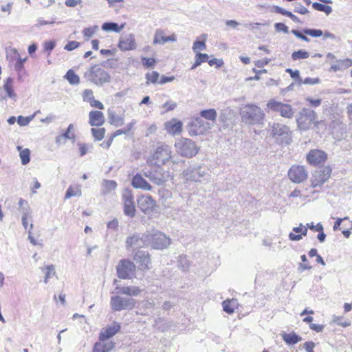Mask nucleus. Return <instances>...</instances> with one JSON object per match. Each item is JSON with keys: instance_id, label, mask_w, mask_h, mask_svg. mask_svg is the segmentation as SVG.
<instances>
[{"instance_id": "obj_45", "label": "nucleus", "mask_w": 352, "mask_h": 352, "mask_svg": "<svg viewBox=\"0 0 352 352\" xmlns=\"http://www.w3.org/2000/svg\"><path fill=\"white\" fill-rule=\"evenodd\" d=\"M159 77V73L155 71H153L151 73H147L146 74V84L148 85L149 83H156L158 81Z\"/></svg>"}, {"instance_id": "obj_53", "label": "nucleus", "mask_w": 352, "mask_h": 352, "mask_svg": "<svg viewBox=\"0 0 352 352\" xmlns=\"http://www.w3.org/2000/svg\"><path fill=\"white\" fill-rule=\"evenodd\" d=\"M320 82V79L318 78H306L305 80L302 79V81H299V84H306V85H316Z\"/></svg>"}, {"instance_id": "obj_37", "label": "nucleus", "mask_w": 352, "mask_h": 352, "mask_svg": "<svg viewBox=\"0 0 352 352\" xmlns=\"http://www.w3.org/2000/svg\"><path fill=\"white\" fill-rule=\"evenodd\" d=\"M16 149L19 151V157L23 165H26L30 160V151L28 148L22 149L21 146H17Z\"/></svg>"}, {"instance_id": "obj_51", "label": "nucleus", "mask_w": 352, "mask_h": 352, "mask_svg": "<svg viewBox=\"0 0 352 352\" xmlns=\"http://www.w3.org/2000/svg\"><path fill=\"white\" fill-rule=\"evenodd\" d=\"M294 12L296 13H299L301 14H306L309 12L308 10L303 6L302 4L299 3H296L294 4Z\"/></svg>"}, {"instance_id": "obj_54", "label": "nucleus", "mask_w": 352, "mask_h": 352, "mask_svg": "<svg viewBox=\"0 0 352 352\" xmlns=\"http://www.w3.org/2000/svg\"><path fill=\"white\" fill-rule=\"evenodd\" d=\"M209 56L207 54H202L200 52L196 53L195 59L200 63L208 61Z\"/></svg>"}, {"instance_id": "obj_38", "label": "nucleus", "mask_w": 352, "mask_h": 352, "mask_svg": "<svg viewBox=\"0 0 352 352\" xmlns=\"http://www.w3.org/2000/svg\"><path fill=\"white\" fill-rule=\"evenodd\" d=\"M65 78L72 85H77L80 83L79 76L72 69L67 71L65 75Z\"/></svg>"}, {"instance_id": "obj_22", "label": "nucleus", "mask_w": 352, "mask_h": 352, "mask_svg": "<svg viewBox=\"0 0 352 352\" xmlns=\"http://www.w3.org/2000/svg\"><path fill=\"white\" fill-rule=\"evenodd\" d=\"M119 48L121 50H132L136 48L135 37L132 34L122 36L119 42Z\"/></svg>"}, {"instance_id": "obj_25", "label": "nucleus", "mask_w": 352, "mask_h": 352, "mask_svg": "<svg viewBox=\"0 0 352 352\" xmlns=\"http://www.w3.org/2000/svg\"><path fill=\"white\" fill-rule=\"evenodd\" d=\"M117 294H124L129 296H138L142 292V289L137 286L130 285L126 287H120L117 285L116 287Z\"/></svg>"}, {"instance_id": "obj_1", "label": "nucleus", "mask_w": 352, "mask_h": 352, "mask_svg": "<svg viewBox=\"0 0 352 352\" xmlns=\"http://www.w3.org/2000/svg\"><path fill=\"white\" fill-rule=\"evenodd\" d=\"M172 150L170 146L164 143H158L151 152L146 162L149 166H161L171 162L173 165L184 164L183 160H173Z\"/></svg>"}, {"instance_id": "obj_33", "label": "nucleus", "mask_w": 352, "mask_h": 352, "mask_svg": "<svg viewBox=\"0 0 352 352\" xmlns=\"http://www.w3.org/2000/svg\"><path fill=\"white\" fill-rule=\"evenodd\" d=\"M199 114H200V118H201L202 119L204 118V119L208 120V122L211 121V122H214L216 120L217 117V113L215 109H214L202 110L200 111Z\"/></svg>"}, {"instance_id": "obj_36", "label": "nucleus", "mask_w": 352, "mask_h": 352, "mask_svg": "<svg viewBox=\"0 0 352 352\" xmlns=\"http://www.w3.org/2000/svg\"><path fill=\"white\" fill-rule=\"evenodd\" d=\"M102 186V194L107 195L116 188L117 183L113 180H104Z\"/></svg>"}, {"instance_id": "obj_32", "label": "nucleus", "mask_w": 352, "mask_h": 352, "mask_svg": "<svg viewBox=\"0 0 352 352\" xmlns=\"http://www.w3.org/2000/svg\"><path fill=\"white\" fill-rule=\"evenodd\" d=\"M82 195L81 186L80 185L71 186L68 188L65 195V199L72 197H80Z\"/></svg>"}, {"instance_id": "obj_55", "label": "nucleus", "mask_w": 352, "mask_h": 352, "mask_svg": "<svg viewBox=\"0 0 352 352\" xmlns=\"http://www.w3.org/2000/svg\"><path fill=\"white\" fill-rule=\"evenodd\" d=\"M82 98L84 101L90 102V101L94 98L93 91L91 89H85L82 93Z\"/></svg>"}, {"instance_id": "obj_8", "label": "nucleus", "mask_w": 352, "mask_h": 352, "mask_svg": "<svg viewBox=\"0 0 352 352\" xmlns=\"http://www.w3.org/2000/svg\"><path fill=\"white\" fill-rule=\"evenodd\" d=\"M316 118L317 115L314 111L303 109L296 120L298 126L300 130L306 131L316 122Z\"/></svg>"}, {"instance_id": "obj_39", "label": "nucleus", "mask_w": 352, "mask_h": 352, "mask_svg": "<svg viewBox=\"0 0 352 352\" xmlns=\"http://www.w3.org/2000/svg\"><path fill=\"white\" fill-rule=\"evenodd\" d=\"M123 27V25L119 27L116 23L107 22L102 24V30L107 32L113 31L115 32H120L122 30Z\"/></svg>"}, {"instance_id": "obj_61", "label": "nucleus", "mask_w": 352, "mask_h": 352, "mask_svg": "<svg viewBox=\"0 0 352 352\" xmlns=\"http://www.w3.org/2000/svg\"><path fill=\"white\" fill-rule=\"evenodd\" d=\"M286 72L289 73L292 78H296L299 81H302V78L300 77V72L298 70L293 71L292 69H287Z\"/></svg>"}, {"instance_id": "obj_3", "label": "nucleus", "mask_w": 352, "mask_h": 352, "mask_svg": "<svg viewBox=\"0 0 352 352\" xmlns=\"http://www.w3.org/2000/svg\"><path fill=\"white\" fill-rule=\"evenodd\" d=\"M176 152L182 157L190 158L195 156L199 151V147L196 143L188 138H180L175 143Z\"/></svg>"}, {"instance_id": "obj_11", "label": "nucleus", "mask_w": 352, "mask_h": 352, "mask_svg": "<svg viewBox=\"0 0 352 352\" xmlns=\"http://www.w3.org/2000/svg\"><path fill=\"white\" fill-rule=\"evenodd\" d=\"M207 175L205 168L201 166H190L182 173V177L186 181L200 182L201 179Z\"/></svg>"}, {"instance_id": "obj_34", "label": "nucleus", "mask_w": 352, "mask_h": 352, "mask_svg": "<svg viewBox=\"0 0 352 352\" xmlns=\"http://www.w3.org/2000/svg\"><path fill=\"white\" fill-rule=\"evenodd\" d=\"M237 305V301L235 299H227L222 303L223 311L228 314L234 313Z\"/></svg>"}, {"instance_id": "obj_63", "label": "nucleus", "mask_w": 352, "mask_h": 352, "mask_svg": "<svg viewBox=\"0 0 352 352\" xmlns=\"http://www.w3.org/2000/svg\"><path fill=\"white\" fill-rule=\"evenodd\" d=\"M291 32L294 35H295L296 37H298V38H300L304 41L309 42L310 41L309 38H307L305 35L302 34L301 32H300L299 31H298L296 30H292L291 31Z\"/></svg>"}, {"instance_id": "obj_7", "label": "nucleus", "mask_w": 352, "mask_h": 352, "mask_svg": "<svg viewBox=\"0 0 352 352\" xmlns=\"http://www.w3.org/2000/svg\"><path fill=\"white\" fill-rule=\"evenodd\" d=\"M136 300L133 298L121 297L116 295L111 297L110 305L115 311L131 310L135 307Z\"/></svg>"}, {"instance_id": "obj_18", "label": "nucleus", "mask_w": 352, "mask_h": 352, "mask_svg": "<svg viewBox=\"0 0 352 352\" xmlns=\"http://www.w3.org/2000/svg\"><path fill=\"white\" fill-rule=\"evenodd\" d=\"M140 210L145 214H151L156 206V201L151 195H146L140 197L138 200Z\"/></svg>"}, {"instance_id": "obj_9", "label": "nucleus", "mask_w": 352, "mask_h": 352, "mask_svg": "<svg viewBox=\"0 0 352 352\" xmlns=\"http://www.w3.org/2000/svg\"><path fill=\"white\" fill-rule=\"evenodd\" d=\"M136 267L127 259L120 261L116 267L118 276L122 279H131L135 276Z\"/></svg>"}, {"instance_id": "obj_46", "label": "nucleus", "mask_w": 352, "mask_h": 352, "mask_svg": "<svg viewBox=\"0 0 352 352\" xmlns=\"http://www.w3.org/2000/svg\"><path fill=\"white\" fill-rule=\"evenodd\" d=\"M91 133L93 136L94 137L96 140H101L105 134V129L104 128H100V129H91Z\"/></svg>"}, {"instance_id": "obj_50", "label": "nucleus", "mask_w": 352, "mask_h": 352, "mask_svg": "<svg viewBox=\"0 0 352 352\" xmlns=\"http://www.w3.org/2000/svg\"><path fill=\"white\" fill-rule=\"evenodd\" d=\"M30 208L29 206L27 207V208H23L22 210V224L25 229L28 227V218L30 215Z\"/></svg>"}, {"instance_id": "obj_27", "label": "nucleus", "mask_w": 352, "mask_h": 352, "mask_svg": "<svg viewBox=\"0 0 352 352\" xmlns=\"http://www.w3.org/2000/svg\"><path fill=\"white\" fill-rule=\"evenodd\" d=\"M114 346L115 343L113 341L100 339V342L95 344L93 352H109Z\"/></svg>"}, {"instance_id": "obj_56", "label": "nucleus", "mask_w": 352, "mask_h": 352, "mask_svg": "<svg viewBox=\"0 0 352 352\" xmlns=\"http://www.w3.org/2000/svg\"><path fill=\"white\" fill-rule=\"evenodd\" d=\"M119 227V221L117 219H113L112 221L108 222L107 228L108 229L112 230L113 231H118Z\"/></svg>"}, {"instance_id": "obj_20", "label": "nucleus", "mask_w": 352, "mask_h": 352, "mask_svg": "<svg viewBox=\"0 0 352 352\" xmlns=\"http://www.w3.org/2000/svg\"><path fill=\"white\" fill-rule=\"evenodd\" d=\"M164 128L169 134L179 135L183 130V123L176 118H172L164 124Z\"/></svg>"}, {"instance_id": "obj_16", "label": "nucleus", "mask_w": 352, "mask_h": 352, "mask_svg": "<svg viewBox=\"0 0 352 352\" xmlns=\"http://www.w3.org/2000/svg\"><path fill=\"white\" fill-rule=\"evenodd\" d=\"M144 175L151 182L158 186L163 185L170 177L169 172L162 168H159L154 171H148L144 173Z\"/></svg>"}, {"instance_id": "obj_43", "label": "nucleus", "mask_w": 352, "mask_h": 352, "mask_svg": "<svg viewBox=\"0 0 352 352\" xmlns=\"http://www.w3.org/2000/svg\"><path fill=\"white\" fill-rule=\"evenodd\" d=\"M201 36L204 38L203 41H197L193 43L192 50L196 53H197L198 51L205 50L206 48V45L205 43L206 35L203 34Z\"/></svg>"}, {"instance_id": "obj_60", "label": "nucleus", "mask_w": 352, "mask_h": 352, "mask_svg": "<svg viewBox=\"0 0 352 352\" xmlns=\"http://www.w3.org/2000/svg\"><path fill=\"white\" fill-rule=\"evenodd\" d=\"M80 45V43L77 41H69L65 46V50L67 51H72L73 50L76 49Z\"/></svg>"}, {"instance_id": "obj_59", "label": "nucleus", "mask_w": 352, "mask_h": 352, "mask_svg": "<svg viewBox=\"0 0 352 352\" xmlns=\"http://www.w3.org/2000/svg\"><path fill=\"white\" fill-rule=\"evenodd\" d=\"M307 226L311 230L314 231H322L323 230V226L321 223H318L316 225H314L313 222L307 223Z\"/></svg>"}, {"instance_id": "obj_52", "label": "nucleus", "mask_w": 352, "mask_h": 352, "mask_svg": "<svg viewBox=\"0 0 352 352\" xmlns=\"http://www.w3.org/2000/svg\"><path fill=\"white\" fill-rule=\"evenodd\" d=\"M34 118V115L30 117L20 116L17 118V122L20 126H27Z\"/></svg>"}, {"instance_id": "obj_64", "label": "nucleus", "mask_w": 352, "mask_h": 352, "mask_svg": "<svg viewBox=\"0 0 352 352\" xmlns=\"http://www.w3.org/2000/svg\"><path fill=\"white\" fill-rule=\"evenodd\" d=\"M315 346L314 342L311 341L306 342L304 343V348L307 352H314V348Z\"/></svg>"}, {"instance_id": "obj_2", "label": "nucleus", "mask_w": 352, "mask_h": 352, "mask_svg": "<svg viewBox=\"0 0 352 352\" xmlns=\"http://www.w3.org/2000/svg\"><path fill=\"white\" fill-rule=\"evenodd\" d=\"M240 116L243 122L248 125L262 124L265 114L257 105L248 104L240 109Z\"/></svg>"}, {"instance_id": "obj_15", "label": "nucleus", "mask_w": 352, "mask_h": 352, "mask_svg": "<svg viewBox=\"0 0 352 352\" xmlns=\"http://www.w3.org/2000/svg\"><path fill=\"white\" fill-rule=\"evenodd\" d=\"M308 173L303 166L294 165L288 171L289 179L296 184H300L307 178Z\"/></svg>"}, {"instance_id": "obj_44", "label": "nucleus", "mask_w": 352, "mask_h": 352, "mask_svg": "<svg viewBox=\"0 0 352 352\" xmlns=\"http://www.w3.org/2000/svg\"><path fill=\"white\" fill-rule=\"evenodd\" d=\"M74 129V124H70L68 126V128H67V131H65V133L62 135L65 140L68 139V140H72L73 142L75 141L76 135L73 132Z\"/></svg>"}, {"instance_id": "obj_24", "label": "nucleus", "mask_w": 352, "mask_h": 352, "mask_svg": "<svg viewBox=\"0 0 352 352\" xmlns=\"http://www.w3.org/2000/svg\"><path fill=\"white\" fill-rule=\"evenodd\" d=\"M177 41V37L175 34L170 36H166L164 35V31L158 29L155 31L153 44H161L163 45L166 42H175Z\"/></svg>"}, {"instance_id": "obj_58", "label": "nucleus", "mask_w": 352, "mask_h": 352, "mask_svg": "<svg viewBox=\"0 0 352 352\" xmlns=\"http://www.w3.org/2000/svg\"><path fill=\"white\" fill-rule=\"evenodd\" d=\"M155 60L154 58H145V57L142 58V64H143V65H144L147 67H150V68L153 67L155 65Z\"/></svg>"}, {"instance_id": "obj_4", "label": "nucleus", "mask_w": 352, "mask_h": 352, "mask_svg": "<svg viewBox=\"0 0 352 352\" xmlns=\"http://www.w3.org/2000/svg\"><path fill=\"white\" fill-rule=\"evenodd\" d=\"M148 236L149 246L153 249L164 250L168 248L171 243L170 239L168 236L155 229L148 230Z\"/></svg>"}, {"instance_id": "obj_57", "label": "nucleus", "mask_w": 352, "mask_h": 352, "mask_svg": "<svg viewBox=\"0 0 352 352\" xmlns=\"http://www.w3.org/2000/svg\"><path fill=\"white\" fill-rule=\"evenodd\" d=\"M275 29L277 32H283L285 34L289 32V28L284 23H276L274 25Z\"/></svg>"}, {"instance_id": "obj_62", "label": "nucleus", "mask_w": 352, "mask_h": 352, "mask_svg": "<svg viewBox=\"0 0 352 352\" xmlns=\"http://www.w3.org/2000/svg\"><path fill=\"white\" fill-rule=\"evenodd\" d=\"M210 66L216 65L217 67H220L223 65V61L222 59L213 58L208 61Z\"/></svg>"}, {"instance_id": "obj_42", "label": "nucleus", "mask_w": 352, "mask_h": 352, "mask_svg": "<svg viewBox=\"0 0 352 352\" xmlns=\"http://www.w3.org/2000/svg\"><path fill=\"white\" fill-rule=\"evenodd\" d=\"M292 58L293 60H298L301 59H307L309 57V53L307 51L299 50L295 51L292 54Z\"/></svg>"}, {"instance_id": "obj_40", "label": "nucleus", "mask_w": 352, "mask_h": 352, "mask_svg": "<svg viewBox=\"0 0 352 352\" xmlns=\"http://www.w3.org/2000/svg\"><path fill=\"white\" fill-rule=\"evenodd\" d=\"M312 7L316 10L324 12L327 15H329L332 12V8L331 6L318 2L313 3Z\"/></svg>"}, {"instance_id": "obj_41", "label": "nucleus", "mask_w": 352, "mask_h": 352, "mask_svg": "<svg viewBox=\"0 0 352 352\" xmlns=\"http://www.w3.org/2000/svg\"><path fill=\"white\" fill-rule=\"evenodd\" d=\"M308 228H309L307 226V225L303 226V227H301V231H300V234H294L293 232H291L289 234V239L291 241H294L301 240L302 238V236H306L307 234Z\"/></svg>"}, {"instance_id": "obj_26", "label": "nucleus", "mask_w": 352, "mask_h": 352, "mask_svg": "<svg viewBox=\"0 0 352 352\" xmlns=\"http://www.w3.org/2000/svg\"><path fill=\"white\" fill-rule=\"evenodd\" d=\"M89 123L91 126H102L104 122V116L102 112L100 111H91L89 113Z\"/></svg>"}, {"instance_id": "obj_30", "label": "nucleus", "mask_w": 352, "mask_h": 352, "mask_svg": "<svg viewBox=\"0 0 352 352\" xmlns=\"http://www.w3.org/2000/svg\"><path fill=\"white\" fill-rule=\"evenodd\" d=\"M352 65V60L346 59H339L336 60L333 63L331 64L329 71L336 72L348 69Z\"/></svg>"}, {"instance_id": "obj_31", "label": "nucleus", "mask_w": 352, "mask_h": 352, "mask_svg": "<svg viewBox=\"0 0 352 352\" xmlns=\"http://www.w3.org/2000/svg\"><path fill=\"white\" fill-rule=\"evenodd\" d=\"M280 336L284 342L289 345L295 344L302 340V338L294 332L290 333L283 332Z\"/></svg>"}, {"instance_id": "obj_14", "label": "nucleus", "mask_w": 352, "mask_h": 352, "mask_svg": "<svg viewBox=\"0 0 352 352\" xmlns=\"http://www.w3.org/2000/svg\"><path fill=\"white\" fill-rule=\"evenodd\" d=\"M148 246L149 241L148 230L144 234H142V236H140L138 234H133L131 236L127 237L126 239V248L127 249H138Z\"/></svg>"}, {"instance_id": "obj_21", "label": "nucleus", "mask_w": 352, "mask_h": 352, "mask_svg": "<svg viewBox=\"0 0 352 352\" xmlns=\"http://www.w3.org/2000/svg\"><path fill=\"white\" fill-rule=\"evenodd\" d=\"M134 260L140 264L142 269H148V266L151 263L150 254L148 252L142 250H138L134 255Z\"/></svg>"}, {"instance_id": "obj_17", "label": "nucleus", "mask_w": 352, "mask_h": 352, "mask_svg": "<svg viewBox=\"0 0 352 352\" xmlns=\"http://www.w3.org/2000/svg\"><path fill=\"white\" fill-rule=\"evenodd\" d=\"M331 169L329 166L322 167L313 173L311 186L317 187L322 185L330 177Z\"/></svg>"}, {"instance_id": "obj_48", "label": "nucleus", "mask_w": 352, "mask_h": 352, "mask_svg": "<svg viewBox=\"0 0 352 352\" xmlns=\"http://www.w3.org/2000/svg\"><path fill=\"white\" fill-rule=\"evenodd\" d=\"M303 32L312 37H319L323 35V32L321 30L306 28L303 30Z\"/></svg>"}, {"instance_id": "obj_6", "label": "nucleus", "mask_w": 352, "mask_h": 352, "mask_svg": "<svg viewBox=\"0 0 352 352\" xmlns=\"http://www.w3.org/2000/svg\"><path fill=\"white\" fill-rule=\"evenodd\" d=\"M213 123L204 121L201 118L197 117L187 126L190 136L204 135L213 127Z\"/></svg>"}, {"instance_id": "obj_29", "label": "nucleus", "mask_w": 352, "mask_h": 352, "mask_svg": "<svg viewBox=\"0 0 352 352\" xmlns=\"http://www.w3.org/2000/svg\"><path fill=\"white\" fill-rule=\"evenodd\" d=\"M131 184L135 188H140L144 190H151L152 189V186L139 174L133 177Z\"/></svg>"}, {"instance_id": "obj_23", "label": "nucleus", "mask_w": 352, "mask_h": 352, "mask_svg": "<svg viewBox=\"0 0 352 352\" xmlns=\"http://www.w3.org/2000/svg\"><path fill=\"white\" fill-rule=\"evenodd\" d=\"M120 329V324L114 322L112 324L101 329L100 339L109 340V339L116 335Z\"/></svg>"}, {"instance_id": "obj_19", "label": "nucleus", "mask_w": 352, "mask_h": 352, "mask_svg": "<svg viewBox=\"0 0 352 352\" xmlns=\"http://www.w3.org/2000/svg\"><path fill=\"white\" fill-rule=\"evenodd\" d=\"M327 160V154L324 151L314 149L309 151L307 155V162L313 165L324 163Z\"/></svg>"}, {"instance_id": "obj_28", "label": "nucleus", "mask_w": 352, "mask_h": 352, "mask_svg": "<svg viewBox=\"0 0 352 352\" xmlns=\"http://www.w3.org/2000/svg\"><path fill=\"white\" fill-rule=\"evenodd\" d=\"M13 79L10 77L8 78L3 85V89L6 93V96H1L0 95V100H6V98H10L12 99H16V95L14 92L13 87ZM2 90H0V92H1Z\"/></svg>"}, {"instance_id": "obj_35", "label": "nucleus", "mask_w": 352, "mask_h": 352, "mask_svg": "<svg viewBox=\"0 0 352 352\" xmlns=\"http://www.w3.org/2000/svg\"><path fill=\"white\" fill-rule=\"evenodd\" d=\"M108 118L111 124L116 126H120L124 124V119L112 111H108Z\"/></svg>"}, {"instance_id": "obj_49", "label": "nucleus", "mask_w": 352, "mask_h": 352, "mask_svg": "<svg viewBox=\"0 0 352 352\" xmlns=\"http://www.w3.org/2000/svg\"><path fill=\"white\" fill-rule=\"evenodd\" d=\"M98 30V27L97 25H94L89 28H86L83 30L82 33L85 37L89 39L91 38L96 32Z\"/></svg>"}, {"instance_id": "obj_5", "label": "nucleus", "mask_w": 352, "mask_h": 352, "mask_svg": "<svg viewBox=\"0 0 352 352\" xmlns=\"http://www.w3.org/2000/svg\"><path fill=\"white\" fill-rule=\"evenodd\" d=\"M85 77L96 85H102L110 81L109 74L98 65H94L85 72Z\"/></svg>"}, {"instance_id": "obj_10", "label": "nucleus", "mask_w": 352, "mask_h": 352, "mask_svg": "<svg viewBox=\"0 0 352 352\" xmlns=\"http://www.w3.org/2000/svg\"><path fill=\"white\" fill-rule=\"evenodd\" d=\"M267 107L272 111L279 113L280 116L285 118L290 119L294 114V111L290 104L275 100H270L267 102Z\"/></svg>"}, {"instance_id": "obj_12", "label": "nucleus", "mask_w": 352, "mask_h": 352, "mask_svg": "<svg viewBox=\"0 0 352 352\" xmlns=\"http://www.w3.org/2000/svg\"><path fill=\"white\" fill-rule=\"evenodd\" d=\"M122 199L124 206V214L131 218L134 217L136 209L132 192L129 189H124L122 192Z\"/></svg>"}, {"instance_id": "obj_47", "label": "nucleus", "mask_w": 352, "mask_h": 352, "mask_svg": "<svg viewBox=\"0 0 352 352\" xmlns=\"http://www.w3.org/2000/svg\"><path fill=\"white\" fill-rule=\"evenodd\" d=\"M55 274H56V272H55L54 266L53 265L47 266L45 276V278H44V283H47L49 279L50 278H52V276H54Z\"/></svg>"}, {"instance_id": "obj_13", "label": "nucleus", "mask_w": 352, "mask_h": 352, "mask_svg": "<svg viewBox=\"0 0 352 352\" xmlns=\"http://www.w3.org/2000/svg\"><path fill=\"white\" fill-rule=\"evenodd\" d=\"M269 126L272 129V135L274 138L285 142L286 144L289 143L290 130L287 126L279 123L270 124Z\"/></svg>"}]
</instances>
